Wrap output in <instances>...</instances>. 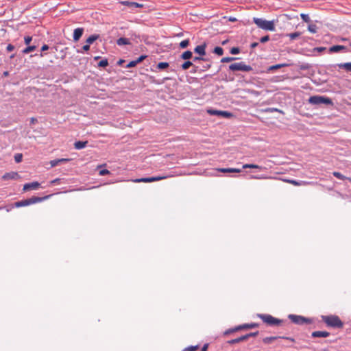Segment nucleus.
<instances>
[{"mask_svg":"<svg viewBox=\"0 0 351 351\" xmlns=\"http://www.w3.org/2000/svg\"><path fill=\"white\" fill-rule=\"evenodd\" d=\"M346 49V47L343 45H334V46H332L331 47H330L329 51L330 53H336V52H339L341 50H344Z\"/></svg>","mask_w":351,"mask_h":351,"instance_id":"nucleus-18","label":"nucleus"},{"mask_svg":"<svg viewBox=\"0 0 351 351\" xmlns=\"http://www.w3.org/2000/svg\"><path fill=\"white\" fill-rule=\"evenodd\" d=\"M165 177H160V176H156V177H149V178H141V179H137L135 180L136 182H155V181H158V180H160L163 178H165Z\"/></svg>","mask_w":351,"mask_h":351,"instance_id":"nucleus-9","label":"nucleus"},{"mask_svg":"<svg viewBox=\"0 0 351 351\" xmlns=\"http://www.w3.org/2000/svg\"><path fill=\"white\" fill-rule=\"evenodd\" d=\"M136 64H135V62L134 60L130 62L127 65V68H132L135 66Z\"/></svg>","mask_w":351,"mask_h":351,"instance_id":"nucleus-49","label":"nucleus"},{"mask_svg":"<svg viewBox=\"0 0 351 351\" xmlns=\"http://www.w3.org/2000/svg\"><path fill=\"white\" fill-rule=\"evenodd\" d=\"M288 65H289L288 64H278L272 65L269 67V70H276V69H280V68H282L284 66H287Z\"/></svg>","mask_w":351,"mask_h":351,"instance_id":"nucleus-28","label":"nucleus"},{"mask_svg":"<svg viewBox=\"0 0 351 351\" xmlns=\"http://www.w3.org/2000/svg\"><path fill=\"white\" fill-rule=\"evenodd\" d=\"M317 27L314 24H311L308 26V30L311 33H316L317 32Z\"/></svg>","mask_w":351,"mask_h":351,"instance_id":"nucleus-33","label":"nucleus"},{"mask_svg":"<svg viewBox=\"0 0 351 351\" xmlns=\"http://www.w3.org/2000/svg\"><path fill=\"white\" fill-rule=\"evenodd\" d=\"M23 155L22 154H16L14 155V160L16 163H19L22 161Z\"/></svg>","mask_w":351,"mask_h":351,"instance_id":"nucleus-37","label":"nucleus"},{"mask_svg":"<svg viewBox=\"0 0 351 351\" xmlns=\"http://www.w3.org/2000/svg\"><path fill=\"white\" fill-rule=\"evenodd\" d=\"M300 16L304 21H305V22L310 21V17L308 14L302 13L300 14Z\"/></svg>","mask_w":351,"mask_h":351,"instance_id":"nucleus-38","label":"nucleus"},{"mask_svg":"<svg viewBox=\"0 0 351 351\" xmlns=\"http://www.w3.org/2000/svg\"><path fill=\"white\" fill-rule=\"evenodd\" d=\"M258 316L266 324L270 326L278 325L282 321L277 318L274 317L270 315L267 314H259Z\"/></svg>","mask_w":351,"mask_h":351,"instance_id":"nucleus-5","label":"nucleus"},{"mask_svg":"<svg viewBox=\"0 0 351 351\" xmlns=\"http://www.w3.org/2000/svg\"><path fill=\"white\" fill-rule=\"evenodd\" d=\"M40 186V184L38 182H33L31 183L25 184L23 186L24 191H28L31 189H36Z\"/></svg>","mask_w":351,"mask_h":351,"instance_id":"nucleus-12","label":"nucleus"},{"mask_svg":"<svg viewBox=\"0 0 351 351\" xmlns=\"http://www.w3.org/2000/svg\"><path fill=\"white\" fill-rule=\"evenodd\" d=\"M324 49H325L324 47H318V48H317V50L318 51H323Z\"/></svg>","mask_w":351,"mask_h":351,"instance_id":"nucleus-61","label":"nucleus"},{"mask_svg":"<svg viewBox=\"0 0 351 351\" xmlns=\"http://www.w3.org/2000/svg\"><path fill=\"white\" fill-rule=\"evenodd\" d=\"M234 329V328H233V329H230V330H228L226 331L225 334H228V333H230V332H234L235 330H233Z\"/></svg>","mask_w":351,"mask_h":351,"instance_id":"nucleus-60","label":"nucleus"},{"mask_svg":"<svg viewBox=\"0 0 351 351\" xmlns=\"http://www.w3.org/2000/svg\"><path fill=\"white\" fill-rule=\"evenodd\" d=\"M189 45V39H186V40H184L182 41H181L180 43V47L182 48V49H184V48H186Z\"/></svg>","mask_w":351,"mask_h":351,"instance_id":"nucleus-29","label":"nucleus"},{"mask_svg":"<svg viewBox=\"0 0 351 351\" xmlns=\"http://www.w3.org/2000/svg\"><path fill=\"white\" fill-rule=\"evenodd\" d=\"M203 60V58H201V57H194L193 58V61H195V62L199 61V60Z\"/></svg>","mask_w":351,"mask_h":351,"instance_id":"nucleus-53","label":"nucleus"},{"mask_svg":"<svg viewBox=\"0 0 351 351\" xmlns=\"http://www.w3.org/2000/svg\"><path fill=\"white\" fill-rule=\"evenodd\" d=\"M58 160H60V162H66V161H69V159L68 158H61V159H58Z\"/></svg>","mask_w":351,"mask_h":351,"instance_id":"nucleus-54","label":"nucleus"},{"mask_svg":"<svg viewBox=\"0 0 351 351\" xmlns=\"http://www.w3.org/2000/svg\"><path fill=\"white\" fill-rule=\"evenodd\" d=\"M99 38V35H97V34H93V35H91L90 36H89L87 39H86V43L88 44L89 45L90 44H92L93 42H95L97 38Z\"/></svg>","mask_w":351,"mask_h":351,"instance_id":"nucleus-24","label":"nucleus"},{"mask_svg":"<svg viewBox=\"0 0 351 351\" xmlns=\"http://www.w3.org/2000/svg\"><path fill=\"white\" fill-rule=\"evenodd\" d=\"M308 103L313 105H332V101L330 98L320 95L310 97Z\"/></svg>","mask_w":351,"mask_h":351,"instance_id":"nucleus-2","label":"nucleus"},{"mask_svg":"<svg viewBox=\"0 0 351 351\" xmlns=\"http://www.w3.org/2000/svg\"><path fill=\"white\" fill-rule=\"evenodd\" d=\"M109 173H110V171L108 169H102L99 171L100 176H106Z\"/></svg>","mask_w":351,"mask_h":351,"instance_id":"nucleus-43","label":"nucleus"},{"mask_svg":"<svg viewBox=\"0 0 351 351\" xmlns=\"http://www.w3.org/2000/svg\"><path fill=\"white\" fill-rule=\"evenodd\" d=\"M48 49H49V46L47 45H43V47H41V50L43 51L48 50Z\"/></svg>","mask_w":351,"mask_h":351,"instance_id":"nucleus-51","label":"nucleus"},{"mask_svg":"<svg viewBox=\"0 0 351 351\" xmlns=\"http://www.w3.org/2000/svg\"><path fill=\"white\" fill-rule=\"evenodd\" d=\"M332 174H333V176H334L335 177H336L337 178L340 179V180H346V179H348V178H347V177L344 176H343V175H342L341 173L337 172V171H334V172L332 173Z\"/></svg>","mask_w":351,"mask_h":351,"instance_id":"nucleus-27","label":"nucleus"},{"mask_svg":"<svg viewBox=\"0 0 351 351\" xmlns=\"http://www.w3.org/2000/svg\"><path fill=\"white\" fill-rule=\"evenodd\" d=\"M256 326H257L256 324L240 325V326L234 328V329L233 330H241V329H244V328H253L256 327Z\"/></svg>","mask_w":351,"mask_h":351,"instance_id":"nucleus-19","label":"nucleus"},{"mask_svg":"<svg viewBox=\"0 0 351 351\" xmlns=\"http://www.w3.org/2000/svg\"><path fill=\"white\" fill-rule=\"evenodd\" d=\"M207 112L210 115H217L227 118L230 117L232 116L231 113L227 111L217 110L213 109H208L207 110Z\"/></svg>","mask_w":351,"mask_h":351,"instance_id":"nucleus-8","label":"nucleus"},{"mask_svg":"<svg viewBox=\"0 0 351 351\" xmlns=\"http://www.w3.org/2000/svg\"><path fill=\"white\" fill-rule=\"evenodd\" d=\"M134 62H135V64H137L138 63H140V62L138 60V59L134 60Z\"/></svg>","mask_w":351,"mask_h":351,"instance_id":"nucleus-63","label":"nucleus"},{"mask_svg":"<svg viewBox=\"0 0 351 351\" xmlns=\"http://www.w3.org/2000/svg\"><path fill=\"white\" fill-rule=\"evenodd\" d=\"M269 40V36H265L261 38L260 41H261V43H263L267 42Z\"/></svg>","mask_w":351,"mask_h":351,"instance_id":"nucleus-45","label":"nucleus"},{"mask_svg":"<svg viewBox=\"0 0 351 351\" xmlns=\"http://www.w3.org/2000/svg\"><path fill=\"white\" fill-rule=\"evenodd\" d=\"M313 337H327L329 336V332L326 331H315L312 333Z\"/></svg>","mask_w":351,"mask_h":351,"instance_id":"nucleus-17","label":"nucleus"},{"mask_svg":"<svg viewBox=\"0 0 351 351\" xmlns=\"http://www.w3.org/2000/svg\"><path fill=\"white\" fill-rule=\"evenodd\" d=\"M206 44L197 45L194 51L201 56H204L206 54Z\"/></svg>","mask_w":351,"mask_h":351,"instance_id":"nucleus-13","label":"nucleus"},{"mask_svg":"<svg viewBox=\"0 0 351 351\" xmlns=\"http://www.w3.org/2000/svg\"><path fill=\"white\" fill-rule=\"evenodd\" d=\"M229 21H232V22H234V21H237V19L234 17H230Z\"/></svg>","mask_w":351,"mask_h":351,"instance_id":"nucleus-57","label":"nucleus"},{"mask_svg":"<svg viewBox=\"0 0 351 351\" xmlns=\"http://www.w3.org/2000/svg\"><path fill=\"white\" fill-rule=\"evenodd\" d=\"M237 59V58H235V57H225L221 60V62L223 63L229 62L234 61Z\"/></svg>","mask_w":351,"mask_h":351,"instance_id":"nucleus-32","label":"nucleus"},{"mask_svg":"<svg viewBox=\"0 0 351 351\" xmlns=\"http://www.w3.org/2000/svg\"><path fill=\"white\" fill-rule=\"evenodd\" d=\"M214 53L218 56H222L223 53V49L221 47H216L214 49Z\"/></svg>","mask_w":351,"mask_h":351,"instance_id":"nucleus-34","label":"nucleus"},{"mask_svg":"<svg viewBox=\"0 0 351 351\" xmlns=\"http://www.w3.org/2000/svg\"><path fill=\"white\" fill-rule=\"evenodd\" d=\"M193 53L191 51H186L181 55V58L183 60H189L192 58Z\"/></svg>","mask_w":351,"mask_h":351,"instance_id":"nucleus-23","label":"nucleus"},{"mask_svg":"<svg viewBox=\"0 0 351 351\" xmlns=\"http://www.w3.org/2000/svg\"><path fill=\"white\" fill-rule=\"evenodd\" d=\"M42 199H43L41 197H32L29 199L17 202L15 205L16 207L26 206L40 202Z\"/></svg>","mask_w":351,"mask_h":351,"instance_id":"nucleus-6","label":"nucleus"},{"mask_svg":"<svg viewBox=\"0 0 351 351\" xmlns=\"http://www.w3.org/2000/svg\"><path fill=\"white\" fill-rule=\"evenodd\" d=\"M60 179L56 178L50 182V184L51 185L58 184H60Z\"/></svg>","mask_w":351,"mask_h":351,"instance_id":"nucleus-44","label":"nucleus"},{"mask_svg":"<svg viewBox=\"0 0 351 351\" xmlns=\"http://www.w3.org/2000/svg\"><path fill=\"white\" fill-rule=\"evenodd\" d=\"M30 121H31V123L34 124L37 121V120L35 118H32Z\"/></svg>","mask_w":351,"mask_h":351,"instance_id":"nucleus-59","label":"nucleus"},{"mask_svg":"<svg viewBox=\"0 0 351 351\" xmlns=\"http://www.w3.org/2000/svg\"><path fill=\"white\" fill-rule=\"evenodd\" d=\"M24 40H25V43L26 45H29L30 43V42L32 41V38L31 36H25Z\"/></svg>","mask_w":351,"mask_h":351,"instance_id":"nucleus-47","label":"nucleus"},{"mask_svg":"<svg viewBox=\"0 0 351 351\" xmlns=\"http://www.w3.org/2000/svg\"><path fill=\"white\" fill-rule=\"evenodd\" d=\"M84 32V29L81 27H78L74 29L73 32V40L74 41H77L81 38Z\"/></svg>","mask_w":351,"mask_h":351,"instance_id":"nucleus-11","label":"nucleus"},{"mask_svg":"<svg viewBox=\"0 0 351 351\" xmlns=\"http://www.w3.org/2000/svg\"><path fill=\"white\" fill-rule=\"evenodd\" d=\"M192 65H193L192 62H191V61H189V60H188V61H186V62H184V63L182 64L181 67H182V69L183 70H186V69H189L191 66H192Z\"/></svg>","mask_w":351,"mask_h":351,"instance_id":"nucleus-30","label":"nucleus"},{"mask_svg":"<svg viewBox=\"0 0 351 351\" xmlns=\"http://www.w3.org/2000/svg\"><path fill=\"white\" fill-rule=\"evenodd\" d=\"M18 178H19V174L16 172L14 171L6 173L2 176V179L4 180H16Z\"/></svg>","mask_w":351,"mask_h":351,"instance_id":"nucleus-10","label":"nucleus"},{"mask_svg":"<svg viewBox=\"0 0 351 351\" xmlns=\"http://www.w3.org/2000/svg\"><path fill=\"white\" fill-rule=\"evenodd\" d=\"M337 66L339 69H343L347 71L351 72V62L340 63Z\"/></svg>","mask_w":351,"mask_h":351,"instance_id":"nucleus-20","label":"nucleus"},{"mask_svg":"<svg viewBox=\"0 0 351 351\" xmlns=\"http://www.w3.org/2000/svg\"><path fill=\"white\" fill-rule=\"evenodd\" d=\"M59 163H60V160H58V159L53 160L50 162L51 167H55V166L58 165Z\"/></svg>","mask_w":351,"mask_h":351,"instance_id":"nucleus-42","label":"nucleus"},{"mask_svg":"<svg viewBox=\"0 0 351 351\" xmlns=\"http://www.w3.org/2000/svg\"><path fill=\"white\" fill-rule=\"evenodd\" d=\"M36 49V46H28L27 47L25 48L23 51V53H29L32 51H33L34 50H35Z\"/></svg>","mask_w":351,"mask_h":351,"instance_id":"nucleus-31","label":"nucleus"},{"mask_svg":"<svg viewBox=\"0 0 351 351\" xmlns=\"http://www.w3.org/2000/svg\"><path fill=\"white\" fill-rule=\"evenodd\" d=\"M257 333L258 332H252V333L247 334V335H249V337H253V336L256 335Z\"/></svg>","mask_w":351,"mask_h":351,"instance_id":"nucleus-58","label":"nucleus"},{"mask_svg":"<svg viewBox=\"0 0 351 351\" xmlns=\"http://www.w3.org/2000/svg\"><path fill=\"white\" fill-rule=\"evenodd\" d=\"M117 44L119 46H122V45H130V40L128 38H119L117 40Z\"/></svg>","mask_w":351,"mask_h":351,"instance_id":"nucleus-21","label":"nucleus"},{"mask_svg":"<svg viewBox=\"0 0 351 351\" xmlns=\"http://www.w3.org/2000/svg\"><path fill=\"white\" fill-rule=\"evenodd\" d=\"M145 58H146V56L143 55V56H140L139 58H138L137 59H138V60L141 62H142V61H143Z\"/></svg>","mask_w":351,"mask_h":351,"instance_id":"nucleus-52","label":"nucleus"},{"mask_svg":"<svg viewBox=\"0 0 351 351\" xmlns=\"http://www.w3.org/2000/svg\"><path fill=\"white\" fill-rule=\"evenodd\" d=\"M90 49V45L86 43V45H84L83 47H82V49L84 51H88Z\"/></svg>","mask_w":351,"mask_h":351,"instance_id":"nucleus-50","label":"nucleus"},{"mask_svg":"<svg viewBox=\"0 0 351 351\" xmlns=\"http://www.w3.org/2000/svg\"><path fill=\"white\" fill-rule=\"evenodd\" d=\"M121 3L125 5H127L131 8H138L143 7V5L141 4H139L136 2H131V1H122Z\"/></svg>","mask_w":351,"mask_h":351,"instance_id":"nucleus-14","label":"nucleus"},{"mask_svg":"<svg viewBox=\"0 0 351 351\" xmlns=\"http://www.w3.org/2000/svg\"><path fill=\"white\" fill-rule=\"evenodd\" d=\"M247 168H253V169H263L262 167L257 165H254V164H245L243 165V169H247Z\"/></svg>","mask_w":351,"mask_h":351,"instance_id":"nucleus-26","label":"nucleus"},{"mask_svg":"<svg viewBox=\"0 0 351 351\" xmlns=\"http://www.w3.org/2000/svg\"><path fill=\"white\" fill-rule=\"evenodd\" d=\"M99 66L101 67L106 66L108 64L107 60H102L99 62Z\"/></svg>","mask_w":351,"mask_h":351,"instance_id":"nucleus-40","label":"nucleus"},{"mask_svg":"<svg viewBox=\"0 0 351 351\" xmlns=\"http://www.w3.org/2000/svg\"><path fill=\"white\" fill-rule=\"evenodd\" d=\"M248 338H249V335H243L239 338H236V339L230 340V341H228V343L229 344H235V343H238L241 341H245V340L247 339Z\"/></svg>","mask_w":351,"mask_h":351,"instance_id":"nucleus-15","label":"nucleus"},{"mask_svg":"<svg viewBox=\"0 0 351 351\" xmlns=\"http://www.w3.org/2000/svg\"><path fill=\"white\" fill-rule=\"evenodd\" d=\"M301 35V33L299 32L287 34V36H288L291 40H295L298 38Z\"/></svg>","mask_w":351,"mask_h":351,"instance_id":"nucleus-25","label":"nucleus"},{"mask_svg":"<svg viewBox=\"0 0 351 351\" xmlns=\"http://www.w3.org/2000/svg\"><path fill=\"white\" fill-rule=\"evenodd\" d=\"M219 171L222 173H240L241 170L236 168H221L218 169Z\"/></svg>","mask_w":351,"mask_h":351,"instance_id":"nucleus-16","label":"nucleus"},{"mask_svg":"<svg viewBox=\"0 0 351 351\" xmlns=\"http://www.w3.org/2000/svg\"><path fill=\"white\" fill-rule=\"evenodd\" d=\"M229 69L232 71H250L252 70V68L250 65L245 64L243 62H235L229 66Z\"/></svg>","mask_w":351,"mask_h":351,"instance_id":"nucleus-4","label":"nucleus"},{"mask_svg":"<svg viewBox=\"0 0 351 351\" xmlns=\"http://www.w3.org/2000/svg\"><path fill=\"white\" fill-rule=\"evenodd\" d=\"M198 346H189L188 348H184L182 351H195L197 349Z\"/></svg>","mask_w":351,"mask_h":351,"instance_id":"nucleus-39","label":"nucleus"},{"mask_svg":"<svg viewBox=\"0 0 351 351\" xmlns=\"http://www.w3.org/2000/svg\"><path fill=\"white\" fill-rule=\"evenodd\" d=\"M207 348H208V345H207V344H205V345L203 346V348H202V350H201V351H206Z\"/></svg>","mask_w":351,"mask_h":351,"instance_id":"nucleus-56","label":"nucleus"},{"mask_svg":"<svg viewBox=\"0 0 351 351\" xmlns=\"http://www.w3.org/2000/svg\"><path fill=\"white\" fill-rule=\"evenodd\" d=\"M252 178H255V179H260L261 178V177H259V176H252Z\"/></svg>","mask_w":351,"mask_h":351,"instance_id":"nucleus-64","label":"nucleus"},{"mask_svg":"<svg viewBox=\"0 0 351 351\" xmlns=\"http://www.w3.org/2000/svg\"><path fill=\"white\" fill-rule=\"evenodd\" d=\"M278 337H265L263 339V342L265 343H271L274 340L276 339Z\"/></svg>","mask_w":351,"mask_h":351,"instance_id":"nucleus-36","label":"nucleus"},{"mask_svg":"<svg viewBox=\"0 0 351 351\" xmlns=\"http://www.w3.org/2000/svg\"><path fill=\"white\" fill-rule=\"evenodd\" d=\"M257 46H258V43H253L251 44V48H255Z\"/></svg>","mask_w":351,"mask_h":351,"instance_id":"nucleus-55","label":"nucleus"},{"mask_svg":"<svg viewBox=\"0 0 351 351\" xmlns=\"http://www.w3.org/2000/svg\"><path fill=\"white\" fill-rule=\"evenodd\" d=\"M169 66V64L167 62H159L157 65V68L159 69H165Z\"/></svg>","mask_w":351,"mask_h":351,"instance_id":"nucleus-35","label":"nucleus"},{"mask_svg":"<svg viewBox=\"0 0 351 351\" xmlns=\"http://www.w3.org/2000/svg\"><path fill=\"white\" fill-rule=\"evenodd\" d=\"M323 321L329 326L334 328H341L343 326L342 322L335 315L323 316Z\"/></svg>","mask_w":351,"mask_h":351,"instance_id":"nucleus-3","label":"nucleus"},{"mask_svg":"<svg viewBox=\"0 0 351 351\" xmlns=\"http://www.w3.org/2000/svg\"><path fill=\"white\" fill-rule=\"evenodd\" d=\"M253 21L259 28L272 32L275 30L274 23L272 21L254 17Z\"/></svg>","mask_w":351,"mask_h":351,"instance_id":"nucleus-1","label":"nucleus"},{"mask_svg":"<svg viewBox=\"0 0 351 351\" xmlns=\"http://www.w3.org/2000/svg\"><path fill=\"white\" fill-rule=\"evenodd\" d=\"M87 143V141H77L74 143V147L76 149H82L86 147Z\"/></svg>","mask_w":351,"mask_h":351,"instance_id":"nucleus-22","label":"nucleus"},{"mask_svg":"<svg viewBox=\"0 0 351 351\" xmlns=\"http://www.w3.org/2000/svg\"><path fill=\"white\" fill-rule=\"evenodd\" d=\"M289 318L293 323L300 325L310 322L306 318L300 315H289Z\"/></svg>","mask_w":351,"mask_h":351,"instance_id":"nucleus-7","label":"nucleus"},{"mask_svg":"<svg viewBox=\"0 0 351 351\" xmlns=\"http://www.w3.org/2000/svg\"><path fill=\"white\" fill-rule=\"evenodd\" d=\"M8 75H9V72L8 71H4L3 73V75L4 77H7V76H8Z\"/></svg>","mask_w":351,"mask_h":351,"instance_id":"nucleus-62","label":"nucleus"},{"mask_svg":"<svg viewBox=\"0 0 351 351\" xmlns=\"http://www.w3.org/2000/svg\"><path fill=\"white\" fill-rule=\"evenodd\" d=\"M287 182H289V183H291V184H293V185H295V186H298V185H300V183H299L298 181H296V180H287Z\"/></svg>","mask_w":351,"mask_h":351,"instance_id":"nucleus-48","label":"nucleus"},{"mask_svg":"<svg viewBox=\"0 0 351 351\" xmlns=\"http://www.w3.org/2000/svg\"><path fill=\"white\" fill-rule=\"evenodd\" d=\"M14 49V46L11 45V44H9L7 47H6V50L8 52H10V51H12Z\"/></svg>","mask_w":351,"mask_h":351,"instance_id":"nucleus-46","label":"nucleus"},{"mask_svg":"<svg viewBox=\"0 0 351 351\" xmlns=\"http://www.w3.org/2000/svg\"><path fill=\"white\" fill-rule=\"evenodd\" d=\"M240 50L238 47H232L231 49H230V53L232 54H238L239 53Z\"/></svg>","mask_w":351,"mask_h":351,"instance_id":"nucleus-41","label":"nucleus"}]
</instances>
